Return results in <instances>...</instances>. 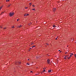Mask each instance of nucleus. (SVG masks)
Returning <instances> with one entry per match:
<instances>
[{"label":"nucleus","mask_w":76,"mask_h":76,"mask_svg":"<svg viewBox=\"0 0 76 76\" xmlns=\"http://www.w3.org/2000/svg\"><path fill=\"white\" fill-rule=\"evenodd\" d=\"M14 12H10V16H13L14 15Z\"/></svg>","instance_id":"nucleus-1"},{"label":"nucleus","mask_w":76,"mask_h":76,"mask_svg":"<svg viewBox=\"0 0 76 76\" xmlns=\"http://www.w3.org/2000/svg\"><path fill=\"white\" fill-rule=\"evenodd\" d=\"M56 8H53V11L54 12H55V11H56Z\"/></svg>","instance_id":"nucleus-2"},{"label":"nucleus","mask_w":76,"mask_h":76,"mask_svg":"<svg viewBox=\"0 0 76 76\" xmlns=\"http://www.w3.org/2000/svg\"><path fill=\"white\" fill-rule=\"evenodd\" d=\"M50 59H48L47 60V62L48 64H50Z\"/></svg>","instance_id":"nucleus-3"},{"label":"nucleus","mask_w":76,"mask_h":76,"mask_svg":"<svg viewBox=\"0 0 76 76\" xmlns=\"http://www.w3.org/2000/svg\"><path fill=\"white\" fill-rule=\"evenodd\" d=\"M51 72V70H48V72L49 73H50V72Z\"/></svg>","instance_id":"nucleus-4"},{"label":"nucleus","mask_w":76,"mask_h":76,"mask_svg":"<svg viewBox=\"0 0 76 76\" xmlns=\"http://www.w3.org/2000/svg\"><path fill=\"white\" fill-rule=\"evenodd\" d=\"M2 7H3V6H1L0 7V10H1V9L2 8Z\"/></svg>","instance_id":"nucleus-5"},{"label":"nucleus","mask_w":76,"mask_h":76,"mask_svg":"<svg viewBox=\"0 0 76 76\" xmlns=\"http://www.w3.org/2000/svg\"><path fill=\"white\" fill-rule=\"evenodd\" d=\"M22 26L21 25H20V26H18L19 28H20V27H22Z\"/></svg>","instance_id":"nucleus-6"},{"label":"nucleus","mask_w":76,"mask_h":76,"mask_svg":"<svg viewBox=\"0 0 76 76\" xmlns=\"http://www.w3.org/2000/svg\"><path fill=\"white\" fill-rule=\"evenodd\" d=\"M53 26L54 28H56V26L55 25Z\"/></svg>","instance_id":"nucleus-7"},{"label":"nucleus","mask_w":76,"mask_h":76,"mask_svg":"<svg viewBox=\"0 0 76 76\" xmlns=\"http://www.w3.org/2000/svg\"><path fill=\"white\" fill-rule=\"evenodd\" d=\"M31 24H32V23H29L28 25H31Z\"/></svg>","instance_id":"nucleus-8"},{"label":"nucleus","mask_w":76,"mask_h":76,"mask_svg":"<svg viewBox=\"0 0 76 76\" xmlns=\"http://www.w3.org/2000/svg\"><path fill=\"white\" fill-rule=\"evenodd\" d=\"M27 16V14H26L25 15H24V16Z\"/></svg>","instance_id":"nucleus-9"},{"label":"nucleus","mask_w":76,"mask_h":76,"mask_svg":"<svg viewBox=\"0 0 76 76\" xmlns=\"http://www.w3.org/2000/svg\"><path fill=\"white\" fill-rule=\"evenodd\" d=\"M10 1V0H6L7 2L8 1Z\"/></svg>","instance_id":"nucleus-10"},{"label":"nucleus","mask_w":76,"mask_h":76,"mask_svg":"<svg viewBox=\"0 0 76 76\" xmlns=\"http://www.w3.org/2000/svg\"><path fill=\"white\" fill-rule=\"evenodd\" d=\"M64 59H65L66 60V59L67 58L66 57H65L64 58Z\"/></svg>","instance_id":"nucleus-11"},{"label":"nucleus","mask_w":76,"mask_h":76,"mask_svg":"<svg viewBox=\"0 0 76 76\" xmlns=\"http://www.w3.org/2000/svg\"><path fill=\"white\" fill-rule=\"evenodd\" d=\"M34 47H35V46L34 45L32 47V48H34Z\"/></svg>","instance_id":"nucleus-12"},{"label":"nucleus","mask_w":76,"mask_h":76,"mask_svg":"<svg viewBox=\"0 0 76 76\" xmlns=\"http://www.w3.org/2000/svg\"><path fill=\"white\" fill-rule=\"evenodd\" d=\"M32 10H34V11H35V8L33 9Z\"/></svg>","instance_id":"nucleus-13"},{"label":"nucleus","mask_w":76,"mask_h":76,"mask_svg":"<svg viewBox=\"0 0 76 76\" xmlns=\"http://www.w3.org/2000/svg\"><path fill=\"white\" fill-rule=\"evenodd\" d=\"M31 3H29V5H30V6H31Z\"/></svg>","instance_id":"nucleus-14"},{"label":"nucleus","mask_w":76,"mask_h":76,"mask_svg":"<svg viewBox=\"0 0 76 76\" xmlns=\"http://www.w3.org/2000/svg\"><path fill=\"white\" fill-rule=\"evenodd\" d=\"M28 64V65H29V64H28V63H27V64Z\"/></svg>","instance_id":"nucleus-15"},{"label":"nucleus","mask_w":76,"mask_h":76,"mask_svg":"<svg viewBox=\"0 0 76 76\" xmlns=\"http://www.w3.org/2000/svg\"><path fill=\"white\" fill-rule=\"evenodd\" d=\"M11 5V4H10V5H9L8 6V7H9V6H10Z\"/></svg>","instance_id":"nucleus-16"},{"label":"nucleus","mask_w":76,"mask_h":76,"mask_svg":"<svg viewBox=\"0 0 76 76\" xmlns=\"http://www.w3.org/2000/svg\"><path fill=\"white\" fill-rule=\"evenodd\" d=\"M68 56H69V55L65 56L66 57H68Z\"/></svg>","instance_id":"nucleus-17"},{"label":"nucleus","mask_w":76,"mask_h":76,"mask_svg":"<svg viewBox=\"0 0 76 76\" xmlns=\"http://www.w3.org/2000/svg\"><path fill=\"white\" fill-rule=\"evenodd\" d=\"M68 59H69V58H70V57H69L68 58H67Z\"/></svg>","instance_id":"nucleus-18"},{"label":"nucleus","mask_w":76,"mask_h":76,"mask_svg":"<svg viewBox=\"0 0 76 76\" xmlns=\"http://www.w3.org/2000/svg\"><path fill=\"white\" fill-rule=\"evenodd\" d=\"M6 29V27H5L4 28V29Z\"/></svg>","instance_id":"nucleus-19"},{"label":"nucleus","mask_w":76,"mask_h":76,"mask_svg":"<svg viewBox=\"0 0 76 76\" xmlns=\"http://www.w3.org/2000/svg\"><path fill=\"white\" fill-rule=\"evenodd\" d=\"M17 21H19V19H17Z\"/></svg>","instance_id":"nucleus-20"},{"label":"nucleus","mask_w":76,"mask_h":76,"mask_svg":"<svg viewBox=\"0 0 76 76\" xmlns=\"http://www.w3.org/2000/svg\"><path fill=\"white\" fill-rule=\"evenodd\" d=\"M57 38H58V37H57L56 38V40L57 39Z\"/></svg>","instance_id":"nucleus-21"},{"label":"nucleus","mask_w":76,"mask_h":76,"mask_svg":"<svg viewBox=\"0 0 76 76\" xmlns=\"http://www.w3.org/2000/svg\"><path fill=\"white\" fill-rule=\"evenodd\" d=\"M75 57H76V54L75 55Z\"/></svg>","instance_id":"nucleus-22"},{"label":"nucleus","mask_w":76,"mask_h":76,"mask_svg":"<svg viewBox=\"0 0 76 76\" xmlns=\"http://www.w3.org/2000/svg\"><path fill=\"white\" fill-rule=\"evenodd\" d=\"M4 13V12H2L1 14V15H2V13Z\"/></svg>","instance_id":"nucleus-23"},{"label":"nucleus","mask_w":76,"mask_h":76,"mask_svg":"<svg viewBox=\"0 0 76 76\" xmlns=\"http://www.w3.org/2000/svg\"><path fill=\"white\" fill-rule=\"evenodd\" d=\"M12 28H15V27H14V26H13L12 27Z\"/></svg>","instance_id":"nucleus-24"},{"label":"nucleus","mask_w":76,"mask_h":76,"mask_svg":"<svg viewBox=\"0 0 76 76\" xmlns=\"http://www.w3.org/2000/svg\"><path fill=\"white\" fill-rule=\"evenodd\" d=\"M26 9H28V7H26L25 8Z\"/></svg>","instance_id":"nucleus-25"},{"label":"nucleus","mask_w":76,"mask_h":76,"mask_svg":"<svg viewBox=\"0 0 76 76\" xmlns=\"http://www.w3.org/2000/svg\"><path fill=\"white\" fill-rule=\"evenodd\" d=\"M45 70L44 69V70H43V72H45Z\"/></svg>","instance_id":"nucleus-26"},{"label":"nucleus","mask_w":76,"mask_h":76,"mask_svg":"<svg viewBox=\"0 0 76 76\" xmlns=\"http://www.w3.org/2000/svg\"><path fill=\"white\" fill-rule=\"evenodd\" d=\"M33 7H35V6H34V5H33Z\"/></svg>","instance_id":"nucleus-27"},{"label":"nucleus","mask_w":76,"mask_h":76,"mask_svg":"<svg viewBox=\"0 0 76 76\" xmlns=\"http://www.w3.org/2000/svg\"><path fill=\"white\" fill-rule=\"evenodd\" d=\"M27 16H28V15H29V14H27Z\"/></svg>","instance_id":"nucleus-28"},{"label":"nucleus","mask_w":76,"mask_h":76,"mask_svg":"<svg viewBox=\"0 0 76 76\" xmlns=\"http://www.w3.org/2000/svg\"><path fill=\"white\" fill-rule=\"evenodd\" d=\"M73 54L72 53H71V55L72 56V55H73Z\"/></svg>","instance_id":"nucleus-29"},{"label":"nucleus","mask_w":76,"mask_h":76,"mask_svg":"<svg viewBox=\"0 0 76 76\" xmlns=\"http://www.w3.org/2000/svg\"><path fill=\"white\" fill-rule=\"evenodd\" d=\"M32 44H34V43H32V44H31V45H32Z\"/></svg>","instance_id":"nucleus-30"},{"label":"nucleus","mask_w":76,"mask_h":76,"mask_svg":"<svg viewBox=\"0 0 76 76\" xmlns=\"http://www.w3.org/2000/svg\"><path fill=\"white\" fill-rule=\"evenodd\" d=\"M18 63H19V64H20V62H18Z\"/></svg>","instance_id":"nucleus-31"},{"label":"nucleus","mask_w":76,"mask_h":76,"mask_svg":"<svg viewBox=\"0 0 76 76\" xmlns=\"http://www.w3.org/2000/svg\"><path fill=\"white\" fill-rule=\"evenodd\" d=\"M31 73H32V71H31Z\"/></svg>","instance_id":"nucleus-32"},{"label":"nucleus","mask_w":76,"mask_h":76,"mask_svg":"<svg viewBox=\"0 0 76 76\" xmlns=\"http://www.w3.org/2000/svg\"><path fill=\"white\" fill-rule=\"evenodd\" d=\"M46 44H47V45H48V44H47V43Z\"/></svg>","instance_id":"nucleus-33"},{"label":"nucleus","mask_w":76,"mask_h":76,"mask_svg":"<svg viewBox=\"0 0 76 76\" xmlns=\"http://www.w3.org/2000/svg\"><path fill=\"white\" fill-rule=\"evenodd\" d=\"M70 57H72V55H70Z\"/></svg>","instance_id":"nucleus-34"},{"label":"nucleus","mask_w":76,"mask_h":76,"mask_svg":"<svg viewBox=\"0 0 76 76\" xmlns=\"http://www.w3.org/2000/svg\"><path fill=\"white\" fill-rule=\"evenodd\" d=\"M28 60H30L29 59H28Z\"/></svg>","instance_id":"nucleus-35"},{"label":"nucleus","mask_w":76,"mask_h":76,"mask_svg":"<svg viewBox=\"0 0 76 76\" xmlns=\"http://www.w3.org/2000/svg\"><path fill=\"white\" fill-rule=\"evenodd\" d=\"M1 28H2V27L1 26Z\"/></svg>","instance_id":"nucleus-36"},{"label":"nucleus","mask_w":76,"mask_h":76,"mask_svg":"<svg viewBox=\"0 0 76 76\" xmlns=\"http://www.w3.org/2000/svg\"><path fill=\"white\" fill-rule=\"evenodd\" d=\"M30 49H31V48H30Z\"/></svg>","instance_id":"nucleus-37"},{"label":"nucleus","mask_w":76,"mask_h":76,"mask_svg":"<svg viewBox=\"0 0 76 76\" xmlns=\"http://www.w3.org/2000/svg\"><path fill=\"white\" fill-rule=\"evenodd\" d=\"M61 51L60 52V53H61Z\"/></svg>","instance_id":"nucleus-38"},{"label":"nucleus","mask_w":76,"mask_h":76,"mask_svg":"<svg viewBox=\"0 0 76 76\" xmlns=\"http://www.w3.org/2000/svg\"><path fill=\"white\" fill-rule=\"evenodd\" d=\"M66 53H67V52H66V53H65V54H66Z\"/></svg>","instance_id":"nucleus-39"},{"label":"nucleus","mask_w":76,"mask_h":76,"mask_svg":"<svg viewBox=\"0 0 76 76\" xmlns=\"http://www.w3.org/2000/svg\"><path fill=\"white\" fill-rule=\"evenodd\" d=\"M60 51V50H58L59 51Z\"/></svg>","instance_id":"nucleus-40"},{"label":"nucleus","mask_w":76,"mask_h":76,"mask_svg":"<svg viewBox=\"0 0 76 76\" xmlns=\"http://www.w3.org/2000/svg\"><path fill=\"white\" fill-rule=\"evenodd\" d=\"M70 55H71V54H72V53H70Z\"/></svg>","instance_id":"nucleus-41"},{"label":"nucleus","mask_w":76,"mask_h":76,"mask_svg":"<svg viewBox=\"0 0 76 76\" xmlns=\"http://www.w3.org/2000/svg\"><path fill=\"white\" fill-rule=\"evenodd\" d=\"M45 69H46V68H45Z\"/></svg>","instance_id":"nucleus-42"},{"label":"nucleus","mask_w":76,"mask_h":76,"mask_svg":"<svg viewBox=\"0 0 76 76\" xmlns=\"http://www.w3.org/2000/svg\"><path fill=\"white\" fill-rule=\"evenodd\" d=\"M75 42L76 43V42Z\"/></svg>","instance_id":"nucleus-43"}]
</instances>
